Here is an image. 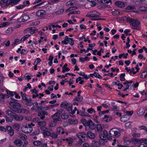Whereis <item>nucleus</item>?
Segmentation results:
<instances>
[{
    "label": "nucleus",
    "instance_id": "obj_1",
    "mask_svg": "<svg viewBox=\"0 0 147 147\" xmlns=\"http://www.w3.org/2000/svg\"><path fill=\"white\" fill-rule=\"evenodd\" d=\"M126 21L129 23L133 27V28L139 30V26L140 24V21L138 19L131 18L130 17L126 18Z\"/></svg>",
    "mask_w": 147,
    "mask_h": 147
},
{
    "label": "nucleus",
    "instance_id": "obj_2",
    "mask_svg": "<svg viewBox=\"0 0 147 147\" xmlns=\"http://www.w3.org/2000/svg\"><path fill=\"white\" fill-rule=\"evenodd\" d=\"M10 107L9 108L11 110L17 113H20L21 105L20 103L15 102H11L9 103Z\"/></svg>",
    "mask_w": 147,
    "mask_h": 147
},
{
    "label": "nucleus",
    "instance_id": "obj_3",
    "mask_svg": "<svg viewBox=\"0 0 147 147\" xmlns=\"http://www.w3.org/2000/svg\"><path fill=\"white\" fill-rule=\"evenodd\" d=\"M116 128H112L109 131V135L111 137L115 138L118 137L120 135V133L116 130Z\"/></svg>",
    "mask_w": 147,
    "mask_h": 147
},
{
    "label": "nucleus",
    "instance_id": "obj_4",
    "mask_svg": "<svg viewBox=\"0 0 147 147\" xmlns=\"http://www.w3.org/2000/svg\"><path fill=\"white\" fill-rule=\"evenodd\" d=\"M100 14L96 11H92L88 12L86 15V16L91 18H98L99 17Z\"/></svg>",
    "mask_w": 147,
    "mask_h": 147
},
{
    "label": "nucleus",
    "instance_id": "obj_5",
    "mask_svg": "<svg viewBox=\"0 0 147 147\" xmlns=\"http://www.w3.org/2000/svg\"><path fill=\"white\" fill-rule=\"evenodd\" d=\"M22 131L25 133H29L32 132V127L28 125H24L22 127Z\"/></svg>",
    "mask_w": 147,
    "mask_h": 147
},
{
    "label": "nucleus",
    "instance_id": "obj_6",
    "mask_svg": "<svg viewBox=\"0 0 147 147\" xmlns=\"http://www.w3.org/2000/svg\"><path fill=\"white\" fill-rule=\"evenodd\" d=\"M96 127L95 124L91 120L88 121V123L86 127L92 130L94 129Z\"/></svg>",
    "mask_w": 147,
    "mask_h": 147
},
{
    "label": "nucleus",
    "instance_id": "obj_7",
    "mask_svg": "<svg viewBox=\"0 0 147 147\" xmlns=\"http://www.w3.org/2000/svg\"><path fill=\"white\" fill-rule=\"evenodd\" d=\"M108 133L106 130L103 131V134L99 135V137L100 139H103L106 141H107L108 139Z\"/></svg>",
    "mask_w": 147,
    "mask_h": 147
},
{
    "label": "nucleus",
    "instance_id": "obj_8",
    "mask_svg": "<svg viewBox=\"0 0 147 147\" xmlns=\"http://www.w3.org/2000/svg\"><path fill=\"white\" fill-rule=\"evenodd\" d=\"M29 19V17L27 15L24 14L20 18L18 19V21L20 22H24L27 21Z\"/></svg>",
    "mask_w": 147,
    "mask_h": 147
},
{
    "label": "nucleus",
    "instance_id": "obj_9",
    "mask_svg": "<svg viewBox=\"0 0 147 147\" xmlns=\"http://www.w3.org/2000/svg\"><path fill=\"white\" fill-rule=\"evenodd\" d=\"M33 106L31 108V110L32 111H37V110H39L40 109V105H38V103L37 102H35L33 103Z\"/></svg>",
    "mask_w": 147,
    "mask_h": 147
},
{
    "label": "nucleus",
    "instance_id": "obj_10",
    "mask_svg": "<svg viewBox=\"0 0 147 147\" xmlns=\"http://www.w3.org/2000/svg\"><path fill=\"white\" fill-rule=\"evenodd\" d=\"M48 103V101L46 100L41 101L40 103V110H47L49 109L48 106H47L46 107H45L43 106H44L45 104Z\"/></svg>",
    "mask_w": 147,
    "mask_h": 147
},
{
    "label": "nucleus",
    "instance_id": "obj_11",
    "mask_svg": "<svg viewBox=\"0 0 147 147\" xmlns=\"http://www.w3.org/2000/svg\"><path fill=\"white\" fill-rule=\"evenodd\" d=\"M47 115L48 113L47 112L45 111L39 112L38 114V116L42 120L44 119L45 117V115Z\"/></svg>",
    "mask_w": 147,
    "mask_h": 147
},
{
    "label": "nucleus",
    "instance_id": "obj_12",
    "mask_svg": "<svg viewBox=\"0 0 147 147\" xmlns=\"http://www.w3.org/2000/svg\"><path fill=\"white\" fill-rule=\"evenodd\" d=\"M13 117L15 120L19 121L22 120L24 118L23 116L22 115H18L15 113Z\"/></svg>",
    "mask_w": 147,
    "mask_h": 147
},
{
    "label": "nucleus",
    "instance_id": "obj_13",
    "mask_svg": "<svg viewBox=\"0 0 147 147\" xmlns=\"http://www.w3.org/2000/svg\"><path fill=\"white\" fill-rule=\"evenodd\" d=\"M86 134L84 132H78L76 134V136L79 139H84L86 136Z\"/></svg>",
    "mask_w": 147,
    "mask_h": 147
},
{
    "label": "nucleus",
    "instance_id": "obj_14",
    "mask_svg": "<svg viewBox=\"0 0 147 147\" xmlns=\"http://www.w3.org/2000/svg\"><path fill=\"white\" fill-rule=\"evenodd\" d=\"M7 131L8 133L11 136H12L14 135V131L12 127L10 126H8L6 127Z\"/></svg>",
    "mask_w": 147,
    "mask_h": 147
},
{
    "label": "nucleus",
    "instance_id": "obj_15",
    "mask_svg": "<svg viewBox=\"0 0 147 147\" xmlns=\"http://www.w3.org/2000/svg\"><path fill=\"white\" fill-rule=\"evenodd\" d=\"M45 12L42 10H39L36 12V15L39 17H42L45 15Z\"/></svg>",
    "mask_w": 147,
    "mask_h": 147
},
{
    "label": "nucleus",
    "instance_id": "obj_16",
    "mask_svg": "<svg viewBox=\"0 0 147 147\" xmlns=\"http://www.w3.org/2000/svg\"><path fill=\"white\" fill-rule=\"evenodd\" d=\"M112 118L111 117H109L107 115H105L104 117L102 118V120L103 121L106 122H109L112 120Z\"/></svg>",
    "mask_w": 147,
    "mask_h": 147
},
{
    "label": "nucleus",
    "instance_id": "obj_17",
    "mask_svg": "<svg viewBox=\"0 0 147 147\" xmlns=\"http://www.w3.org/2000/svg\"><path fill=\"white\" fill-rule=\"evenodd\" d=\"M10 5L9 1L8 0H1L0 1V5L2 6H8Z\"/></svg>",
    "mask_w": 147,
    "mask_h": 147
},
{
    "label": "nucleus",
    "instance_id": "obj_18",
    "mask_svg": "<svg viewBox=\"0 0 147 147\" xmlns=\"http://www.w3.org/2000/svg\"><path fill=\"white\" fill-rule=\"evenodd\" d=\"M52 117L54 120L57 121H60L61 119L59 117V113H55L54 115L52 116Z\"/></svg>",
    "mask_w": 147,
    "mask_h": 147
},
{
    "label": "nucleus",
    "instance_id": "obj_19",
    "mask_svg": "<svg viewBox=\"0 0 147 147\" xmlns=\"http://www.w3.org/2000/svg\"><path fill=\"white\" fill-rule=\"evenodd\" d=\"M14 144L17 146H20L22 144V141L19 139H16L14 141Z\"/></svg>",
    "mask_w": 147,
    "mask_h": 147
},
{
    "label": "nucleus",
    "instance_id": "obj_20",
    "mask_svg": "<svg viewBox=\"0 0 147 147\" xmlns=\"http://www.w3.org/2000/svg\"><path fill=\"white\" fill-rule=\"evenodd\" d=\"M25 101V104L28 106H31L33 104V102L32 101V99L30 96Z\"/></svg>",
    "mask_w": 147,
    "mask_h": 147
},
{
    "label": "nucleus",
    "instance_id": "obj_21",
    "mask_svg": "<svg viewBox=\"0 0 147 147\" xmlns=\"http://www.w3.org/2000/svg\"><path fill=\"white\" fill-rule=\"evenodd\" d=\"M56 132L58 135L61 133L62 134H63L65 132L64 131L63 128L61 127H59L56 129Z\"/></svg>",
    "mask_w": 147,
    "mask_h": 147
},
{
    "label": "nucleus",
    "instance_id": "obj_22",
    "mask_svg": "<svg viewBox=\"0 0 147 147\" xmlns=\"http://www.w3.org/2000/svg\"><path fill=\"white\" fill-rule=\"evenodd\" d=\"M62 140L63 141L66 140L67 142L68 143V145L70 146H71L72 143L73 141V139L70 137H69L66 139H63Z\"/></svg>",
    "mask_w": 147,
    "mask_h": 147
},
{
    "label": "nucleus",
    "instance_id": "obj_23",
    "mask_svg": "<svg viewBox=\"0 0 147 147\" xmlns=\"http://www.w3.org/2000/svg\"><path fill=\"white\" fill-rule=\"evenodd\" d=\"M115 4L117 6L120 8L123 7L125 6V3L120 1H116L115 3Z\"/></svg>",
    "mask_w": 147,
    "mask_h": 147
},
{
    "label": "nucleus",
    "instance_id": "obj_24",
    "mask_svg": "<svg viewBox=\"0 0 147 147\" xmlns=\"http://www.w3.org/2000/svg\"><path fill=\"white\" fill-rule=\"evenodd\" d=\"M87 135L88 137L92 139H94L96 137L95 134L90 131H88L87 132Z\"/></svg>",
    "mask_w": 147,
    "mask_h": 147
},
{
    "label": "nucleus",
    "instance_id": "obj_25",
    "mask_svg": "<svg viewBox=\"0 0 147 147\" xmlns=\"http://www.w3.org/2000/svg\"><path fill=\"white\" fill-rule=\"evenodd\" d=\"M57 121L53 120V121H51L49 123V127H55L57 125Z\"/></svg>",
    "mask_w": 147,
    "mask_h": 147
},
{
    "label": "nucleus",
    "instance_id": "obj_26",
    "mask_svg": "<svg viewBox=\"0 0 147 147\" xmlns=\"http://www.w3.org/2000/svg\"><path fill=\"white\" fill-rule=\"evenodd\" d=\"M38 127L42 129V127H45L46 125V122L45 121H39L38 123Z\"/></svg>",
    "mask_w": 147,
    "mask_h": 147
},
{
    "label": "nucleus",
    "instance_id": "obj_27",
    "mask_svg": "<svg viewBox=\"0 0 147 147\" xmlns=\"http://www.w3.org/2000/svg\"><path fill=\"white\" fill-rule=\"evenodd\" d=\"M145 110L143 108H141L137 112L138 115L139 116H142L145 113Z\"/></svg>",
    "mask_w": 147,
    "mask_h": 147
},
{
    "label": "nucleus",
    "instance_id": "obj_28",
    "mask_svg": "<svg viewBox=\"0 0 147 147\" xmlns=\"http://www.w3.org/2000/svg\"><path fill=\"white\" fill-rule=\"evenodd\" d=\"M27 30L31 34H32L34 33L36 30H37L34 27H30L27 28Z\"/></svg>",
    "mask_w": 147,
    "mask_h": 147
},
{
    "label": "nucleus",
    "instance_id": "obj_29",
    "mask_svg": "<svg viewBox=\"0 0 147 147\" xmlns=\"http://www.w3.org/2000/svg\"><path fill=\"white\" fill-rule=\"evenodd\" d=\"M96 128L98 132L100 134L102 131V128L100 124H98L96 126Z\"/></svg>",
    "mask_w": 147,
    "mask_h": 147
},
{
    "label": "nucleus",
    "instance_id": "obj_30",
    "mask_svg": "<svg viewBox=\"0 0 147 147\" xmlns=\"http://www.w3.org/2000/svg\"><path fill=\"white\" fill-rule=\"evenodd\" d=\"M5 113L7 115L10 116H13L14 114V113L9 110L8 109L5 111Z\"/></svg>",
    "mask_w": 147,
    "mask_h": 147
},
{
    "label": "nucleus",
    "instance_id": "obj_31",
    "mask_svg": "<svg viewBox=\"0 0 147 147\" xmlns=\"http://www.w3.org/2000/svg\"><path fill=\"white\" fill-rule=\"evenodd\" d=\"M131 141L133 142H134L135 143V144L136 143V142L138 143H141V140H140L139 139H137V138H134L131 139Z\"/></svg>",
    "mask_w": 147,
    "mask_h": 147
},
{
    "label": "nucleus",
    "instance_id": "obj_32",
    "mask_svg": "<svg viewBox=\"0 0 147 147\" xmlns=\"http://www.w3.org/2000/svg\"><path fill=\"white\" fill-rule=\"evenodd\" d=\"M20 112L18 113H23L27 114H28L30 113V112L28 110L24 109H20Z\"/></svg>",
    "mask_w": 147,
    "mask_h": 147
},
{
    "label": "nucleus",
    "instance_id": "obj_33",
    "mask_svg": "<svg viewBox=\"0 0 147 147\" xmlns=\"http://www.w3.org/2000/svg\"><path fill=\"white\" fill-rule=\"evenodd\" d=\"M21 0H10V4L11 3L13 5H16L18 4Z\"/></svg>",
    "mask_w": 147,
    "mask_h": 147
},
{
    "label": "nucleus",
    "instance_id": "obj_34",
    "mask_svg": "<svg viewBox=\"0 0 147 147\" xmlns=\"http://www.w3.org/2000/svg\"><path fill=\"white\" fill-rule=\"evenodd\" d=\"M50 131H43L42 134L45 137L51 136V133Z\"/></svg>",
    "mask_w": 147,
    "mask_h": 147
},
{
    "label": "nucleus",
    "instance_id": "obj_35",
    "mask_svg": "<svg viewBox=\"0 0 147 147\" xmlns=\"http://www.w3.org/2000/svg\"><path fill=\"white\" fill-rule=\"evenodd\" d=\"M21 94L23 100L25 101L29 97L28 96H27L26 94H23L22 92L21 93Z\"/></svg>",
    "mask_w": 147,
    "mask_h": 147
},
{
    "label": "nucleus",
    "instance_id": "obj_36",
    "mask_svg": "<svg viewBox=\"0 0 147 147\" xmlns=\"http://www.w3.org/2000/svg\"><path fill=\"white\" fill-rule=\"evenodd\" d=\"M30 35L27 34L25 36H24L22 38L20 41L21 42L24 41L26 40L30 36Z\"/></svg>",
    "mask_w": 147,
    "mask_h": 147
},
{
    "label": "nucleus",
    "instance_id": "obj_37",
    "mask_svg": "<svg viewBox=\"0 0 147 147\" xmlns=\"http://www.w3.org/2000/svg\"><path fill=\"white\" fill-rule=\"evenodd\" d=\"M80 12L79 11H71L68 14V15L69 16L71 14H79Z\"/></svg>",
    "mask_w": 147,
    "mask_h": 147
},
{
    "label": "nucleus",
    "instance_id": "obj_38",
    "mask_svg": "<svg viewBox=\"0 0 147 147\" xmlns=\"http://www.w3.org/2000/svg\"><path fill=\"white\" fill-rule=\"evenodd\" d=\"M35 146H38L41 145L42 144L41 141L36 140L33 142Z\"/></svg>",
    "mask_w": 147,
    "mask_h": 147
},
{
    "label": "nucleus",
    "instance_id": "obj_39",
    "mask_svg": "<svg viewBox=\"0 0 147 147\" xmlns=\"http://www.w3.org/2000/svg\"><path fill=\"white\" fill-rule=\"evenodd\" d=\"M83 99L82 96H77L74 99V101H76L78 102H81Z\"/></svg>",
    "mask_w": 147,
    "mask_h": 147
},
{
    "label": "nucleus",
    "instance_id": "obj_40",
    "mask_svg": "<svg viewBox=\"0 0 147 147\" xmlns=\"http://www.w3.org/2000/svg\"><path fill=\"white\" fill-rule=\"evenodd\" d=\"M51 136L54 138H57L58 137V134H57L56 132H53L51 133Z\"/></svg>",
    "mask_w": 147,
    "mask_h": 147
},
{
    "label": "nucleus",
    "instance_id": "obj_41",
    "mask_svg": "<svg viewBox=\"0 0 147 147\" xmlns=\"http://www.w3.org/2000/svg\"><path fill=\"white\" fill-rule=\"evenodd\" d=\"M140 77L143 78H146L147 77V71H144L142 73Z\"/></svg>",
    "mask_w": 147,
    "mask_h": 147
},
{
    "label": "nucleus",
    "instance_id": "obj_42",
    "mask_svg": "<svg viewBox=\"0 0 147 147\" xmlns=\"http://www.w3.org/2000/svg\"><path fill=\"white\" fill-rule=\"evenodd\" d=\"M19 137L22 140H25L27 139V137L26 135L24 134H20L19 135Z\"/></svg>",
    "mask_w": 147,
    "mask_h": 147
},
{
    "label": "nucleus",
    "instance_id": "obj_43",
    "mask_svg": "<svg viewBox=\"0 0 147 147\" xmlns=\"http://www.w3.org/2000/svg\"><path fill=\"white\" fill-rule=\"evenodd\" d=\"M9 23L8 22H5L0 24V28L4 27L8 25Z\"/></svg>",
    "mask_w": 147,
    "mask_h": 147
},
{
    "label": "nucleus",
    "instance_id": "obj_44",
    "mask_svg": "<svg viewBox=\"0 0 147 147\" xmlns=\"http://www.w3.org/2000/svg\"><path fill=\"white\" fill-rule=\"evenodd\" d=\"M125 76V73H124L122 74H121L120 76V80L121 81H124L125 80V78L124 77Z\"/></svg>",
    "mask_w": 147,
    "mask_h": 147
},
{
    "label": "nucleus",
    "instance_id": "obj_45",
    "mask_svg": "<svg viewBox=\"0 0 147 147\" xmlns=\"http://www.w3.org/2000/svg\"><path fill=\"white\" fill-rule=\"evenodd\" d=\"M74 40L72 38H69L67 41L68 43L71 45L73 46L74 44Z\"/></svg>",
    "mask_w": 147,
    "mask_h": 147
},
{
    "label": "nucleus",
    "instance_id": "obj_46",
    "mask_svg": "<svg viewBox=\"0 0 147 147\" xmlns=\"http://www.w3.org/2000/svg\"><path fill=\"white\" fill-rule=\"evenodd\" d=\"M42 130H43V131H51L52 130V129L51 128H46L45 127H42Z\"/></svg>",
    "mask_w": 147,
    "mask_h": 147
},
{
    "label": "nucleus",
    "instance_id": "obj_47",
    "mask_svg": "<svg viewBox=\"0 0 147 147\" xmlns=\"http://www.w3.org/2000/svg\"><path fill=\"white\" fill-rule=\"evenodd\" d=\"M61 117L62 119H67L69 115L66 113H64L62 115Z\"/></svg>",
    "mask_w": 147,
    "mask_h": 147
},
{
    "label": "nucleus",
    "instance_id": "obj_48",
    "mask_svg": "<svg viewBox=\"0 0 147 147\" xmlns=\"http://www.w3.org/2000/svg\"><path fill=\"white\" fill-rule=\"evenodd\" d=\"M94 76L96 78L100 79H101L102 78V77L100 76L98 73L95 72L94 73Z\"/></svg>",
    "mask_w": 147,
    "mask_h": 147
},
{
    "label": "nucleus",
    "instance_id": "obj_49",
    "mask_svg": "<svg viewBox=\"0 0 147 147\" xmlns=\"http://www.w3.org/2000/svg\"><path fill=\"white\" fill-rule=\"evenodd\" d=\"M81 121L85 127H86L88 123V121H87L85 119H82L81 120Z\"/></svg>",
    "mask_w": 147,
    "mask_h": 147
},
{
    "label": "nucleus",
    "instance_id": "obj_50",
    "mask_svg": "<svg viewBox=\"0 0 147 147\" xmlns=\"http://www.w3.org/2000/svg\"><path fill=\"white\" fill-rule=\"evenodd\" d=\"M98 1L99 2H100L101 3H109V2H111V0H110L109 1H107V0H98Z\"/></svg>",
    "mask_w": 147,
    "mask_h": 147
},
{
    "label": "nucleus",
    "instance_id": "obj_51",
    "mask_svg": "<svg viewBox=\"0 0 147 147\" xmlns=\"http://www.w3.org/2000/svg\"><path fill=\"white\" fill-rule=\"evenodd\" d=\"M87 111L88 113L90 114H92L93 112L95 113L96 112L95 111L94 109L92 108L88 109L87 110Z\"/></svg>",
    "mask_w": 147,
    "mask_h": 147
},
{
    "label": "nucleus",
    "instance_id": "obj_52",
    "mask_svg": "<svg viewBox=\"0 0 147 147\" xmlns=\"http://www.w3.org/2000/svg\"><path fill=\"white\" fill-rule=\"evenodd\" d=\"M68 103L66 102H62L61 104V107L65 108L67 106Z\"/></svg>",
    "mask_w": 147,
    "mask_h": 147
},
{
    "label": "nucleus",
    "instance_id": "obj_53",
    "mask_svg": "<svg viewBox=\"0 0 147 147\" xmlns=\"http://www.w3.org/2000/svg\"><path fill=\"white\" fill-rule=\"evenodd\" d=\"M41 61V59L39 58L36 59V61H35L34 63V65H37Z\"/></svg>",
    "mask_w": 147,
    "mask_h": 147
},
{
    "label": "nucleus",
    "instance_id": "obj_54",
    "mask_svg": "<svg viewBox=\"0 0 147 147\" xmlns=\"http://www.w3.org/2000/svg\"><path fill=\"white\" fill-rule=\"evenodd\" d=\"M111 105V106H113V108H112V109L113 110H117V109H118L117 106V105H115V104L114 102H112Z\"/></svg>",
    "mask_w": 147,
    "mask_h": 147
},
{
    "label": "nucleus",
    "instance_id": "obj_55",
    "mask_svg": "<svg viewBox=\"0 0 147 147\" xmlns=\"http://www.w3.org/2000/svg\"><path fill=\"white\" fill-rule=\"evenodd\" d=\"M64 11L63 9H59L55 12V13L57 14H60L63 12Z\"/></svg>",
    "mask_w": 147,
    "mask_h": 147
},
{
    "label": "nucleus",
    "instance_id": "obj_56",
    "mask_svg": "<svg viewBox=\"0 0 147 147\" xmlns=\"http://www.w3.org/2000/svg\"><path fill=\"white\" fill-rule=\"evenodd\" d=\"M111 13L113 15L116 16L119 14L120 13L117 11L115 10L114 11H112Z\"/></svg>",
    "mask_w": 147,
    "mask_h": 147
},
{
    "label": "nucleus",
    "instance_id": "obj_57",
    "mask_svg": "<svg viewBox=\"0 0 147 147\" xmlns=\"http://www.w3.org/2000/svg\"><path fill=\"white\" fill-rule=\"evenodd\" d=\"M92 49L88 48L86 50L85 49H81L80 51V53H82L83 51H84L85 53H87L89 50H92Z\"/></svg>",
    "mask_w": 147,
    "mask_h": 147
},
{
    "label": "nucleus",
    "instance_id": "obj_58",
    "mask_svg": "<svg viewBox=\"0 0 147 147\" xmlns=\"http://www.w3.org/2000/svg\"><path fill=\"white\" fill-rule=\"evenodd\" d=\"M5 117L6 120L7 121L10 122H11L12 121L13 119L11 118L8 117L6 116H5Z\"/></svg>",
    "mask_w": 147,
    "mask_h": 147
},
{
    "label": "nucleus",
    "instance_id": "obj_59",
    "mask_svg": "<svg viewBox=\"0 0 147 147\" xmlns=\"http://www.w3.org/2000/svg\"><path fill=\"white\" fill-rule=\"evenodd\" d=\"M25 7L24 5L23 4L20 5H19L16 6V8L17 9H21Z\"/></svg>",
    "mask_w": 147,
    "mask_h": 147
},
{
    "label": "nucleus",
    "instance_id": "obj_60",
    "mask_svg": "<svg viewBox=\"0 0 147 147\" xmlns=\"http://www.w3.org/2000/svg\"><path fill=\"white\" fill-rule=\"evenodd\" d=\"M131 122H128L126 123L125 125V127L127 128H130L131 127Z\"/></svg>",
    "mask_w": 147,
    "mask_h": 147
},
{
    "label": "nucleus",
    "instance_id": "obj_61",
    "mask_svg": "<svg viewBox=\"0 0 147 147\" xmlns=\"http://www.w3.org/2000/svg\"><path fill=\"white\" fill-rule=\"evenodd\" d=\"M69 121L71 124H74L78 123V121L77 120L75 121L74 120H72L70 119H69Z\"/></svg>",
    "mask_w": 147,
    "mask_h": 147
},
{
    "label": "nucleus",
    "instance_id": "obj_62",
    "mask_svg": "<svg viewBox=\"0 0 147 147\" xmlns=\"http://www.w3.org/2000/svg\"><path fill=\"white\" fill-rule=\"evenodd\" d=\"M73 2V1H69L67 2L66 3L67 5H68L69 6H71L73 5L74 4V3Z\"/></svg>",
    "mask_w": 147,
    "mask_h": 147
},
{
    "label": "nucleus",
    "instance_id": "obj_63",
    "mask_svg": "<svg viewBox=\"0 0 147 147\" xmlns=\"http://www.w3.org/2000/svg\"><path fill=\"white\" fill-rule=\"evenodd\" d=\"M141 141V143L147 144V138H142Z\"/></svg>",
    "mask_w": 147,
    "mask_h": 147
},
{
    "label": "nucleus",
    "instance_id": "obj_64",
    "mask_svg": "<svg viewBox=\"0 0 147 147\" xmlns=\"http://www.w3.org/2000/svg\"><path fill=\"white\" fill-rule=\"evenodd\" d=\"M82 147H92L90 144L87 143H85L83 144Z\"/></svg>",
    "mask_w": 147,
    "mask_h": 147
}]
</instances>
